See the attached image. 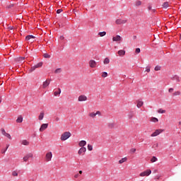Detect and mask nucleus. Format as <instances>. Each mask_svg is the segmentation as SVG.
I'll return each instance as SVG.
<instances>
[{
    "mask_svg": "<svg viewBox=\"0 0 181 181\" xmlns=\"http://www.w3.org/2000/svg\"><path fill=\"white\" fill-rule=\"evenodd\" d=\"M70 136H71V133L69 132H65L61 135L60 139L62 141H67Z\"/></svg>",
    "mask_w": 181,
    "mask_h": 181,
    "instance_id": "obj_1",
    "label": "nucleus"
},
{
    "mask_svg": "<svg viewBox=\"0 0 181 181\" xmlns=\"http://www.w3.org/2000/svg\"><path fill=\"white\" fill-rule=\"evenodd\" d=\"M151 173H152V170H146L145 171L141 172L139 174V176L141 177H145V176H149V175H151Z\"/></svg>",
    "mask_w": 181,
    "mask_h": 181,
    "instance_id": "obj_2",
    "label": "nucleus"
},
{
    "mask_svg": "<svg viewBox=\"0 0 181 181\" xmlns=\"http://www.w3.org/2000/svg\"><path fill=\"white\" fill-rule=\"evenodd\" d=\"M52 158H53V154L51 151L48 152L45 155V160L46 162H50L52 160Z\"/></svg>",
    "mask_w": 181,
    "mask_h": 181,
    "instance_id": "obj_3",
    "label": "nucleus"
},
{
    "mask_svg": "<svg viewBox=\"0 0 181 181\" xmlns=\"http://www.w3.org/2000/svg\"><path fill=\"white\" fill-rule=\"evenodd\" d=\"M128 22L127 20H122L121 18L117 19L115 21L116 25H124V23H127Z\"/></svg>",
    "mask_w": 181,
    "mask_h": 181,
    "instance_id": "obj_4",
    "label": "nucleus"
},
{
    "mask_svg": "<svg viewBox=\"0 0 181 181\" xmlns=\"http://www.w3.org/2000/svg\"><path fill=\"white\" fill-rule=\"evenodd\" d=\"M89 66L91 69H95L97 67V62L91 59L89 61Z\"/></svg>",
    "mask_w": 181,
    "mask_h": 181,
    "instance_id": "obj_5",
    "label": "nucleus"
},
{
    "mask_svg": "<svg viewBox=\"0 0 181 181\" xmlns=\"http://www.w3.org/2000/svg\"><path fill=\"white\" fill-rule=\"evenodd\" d=\"M50 81H52L51 79H46V81L42 83V88H47L50 85Z\"/></svg>",
    "mask_w": 181,
    "mask_h": 181,
    "instance_id": "obj_6",
    "label": "nucleus"
},
{
    "mask_svg": "<svg viewBox=\"0 0 181 181\" xmlns=\"http://www.w3.org/2000/svg\"><path fill=\"white\" fill-rule=\"evenodd\" d=\"M35 39H36V37L33 35H27L25 37V40H28L31 43H33V42H35Z\"/></svg>",
    "mask_w": 181,
    "mask_h": 181,
    "instance_id": "obj_7",
    "label": "nucleus"
},
{
    "mask_svg": "<svg viewBox=\"0 0 181 181\" xmlns=\"http://www.w3.org/2000/svg\"><path fill=\"white\" fill-rule=\"evenodd\" d=\"M30 158H33V153H28L25 156L23 157V160L24 162H28Z\"/></svg>",
    "mask_w": 181,
    "mask_h": 181,
    "instance_id": "obj_8",
    "label": "nucleus"
},
{
    "mask_svg": "<svg viewBox=\"0 0 181 181\" xmlns=\"http://www.w3.org/2000/svg\"><path fill=\"white\" fill-rule=\"evenodd\" d=\"M163 129H156L153 134H151V136H158L160 134H162Z\"/></svg>",
    "mask_w": 181,
    "mask_h": 181,
    "instance_id": "obj_9",
    "label": "nucleus"
},
{
    "mask_svg": "<svg viewBox=\"0 0 181 181\" xmlns=\"http://www.w3.org/2000/svg\"><path fill=\"white\" fill-rule=\"evenodd\" d=\"M1 131L2 135H4V136H6V138H8V139H12V137L11 136V134H9V133H6L5 129H1Z\"/></svg>",
    "mask_w": 181,
    "mask_h": 181,
    "instance_id": "obj_10",
    "label": "nucleus"
},
{
    "mask_svg": "<svg viewBox=\"0 0 181 181\" xmlns=\"http://www.w3.org/2000/svg\"><path fill=\"white\" fill-rule=\"evenodd\" d=\"M78 101H79L80 103L83 101H87V96H86L85 95H79L78 98Z\"/></svg>",
    "mask_w": 181,
    "mask_h": 181,
    "instance_id": "obj_11",
    "label": "nucleus"
},
{
    "mask_svg": "<svg viewBox=\"0 0 181 181\" xmlns=\"http://www.w3.org/2000/svg\"><path fill=\"white\" fill-rule=\"evenodd\" d=\"M48 127H49V124H42L40 128V132H43L45 129H47Z\"/></svg>",
    "mask_w": 181,
    "mask_h": 181,
    "instance_id": "obj_12",
    "label": "nucleus"
},
{
    "mask_svg": "<svg viewBox=\"0 0 181 181\" xmlns=\"http://www.w3.org/2000/svg\"><path fill=\"white\" fill-rule=\"evenodd\" d=\"M86 151L87 148L86 147H82L78 150V155H83V153H86Z\"/></svg>",
    "mask_w": 181,
    "mask_h": 181,
    "instance_id": "obj_13",
    "label": "nucleus"
},
{
    "mask_svg": "<svg viewBox=\"0 0 181 181\" xmlns=\"http://www.w3.org/2000/svg\"><path fill=\"white\" fill-rule=\"evenodd\" d=\"M87 145V141L82 140L78 143V146L81 148H84V146H86Z\"/></svg>",
    "mask_w": 181,
    "mask_h": 181,
    "instance_id": "obj_14",
    "label": "nucleus"
},
{
    "mask_svg": "<svg viewBox=\"0 0 181 181\" xmlns=\"http://www.w3.org/2000/svg\"><path fill=\"white\" fill-rule=\"evenodd\" d=\"M136 107L137 108H141V107H142V105H144V101L141 100H136Z\"/></svg>",
    "mask_w": 181,
    "mask_h": 181,
    "instance_id": "obj_15",
    "label": "nucleus"
},
{
    "mask_svg": "<svg viewBox=\"0 0 181 181\" xmlns=\"http://www.w3.org/2000/svg\"><path fill=\"white\" fill-rule=\"evenodd\" d=\"M122 37L119 35H116L115 37H112L113 42H120Z\"/></svg>",
    "mask_w": 181,
    "mask_h": 181,
    "instance_id": "obj_16",
    "label": "nucleus"
},
{
    "mask_svg": "<svg viewBox=\"0 0 181 181\" xmlns=\"http://www.w3.org/2000/svg\"><path fill=\"white\" fill-rule=\"evenodd\" d=\"M171 80H173L175 81H177V83H180V78H179V76L177 75H175L174 76H173L171 78Z\"/></svg>",
    "mask_w": 181,
    "mask_h": 181,
    "instance_id": "obj_17",
    "label": "nucleus"
},
{
    "mask_svg": "<svg viewBox=\"0 0 181 181\" xmlns=\"http://www.w3.org/2000/svg\"><path fill=\"white\" fill-rule=\"evenodd\" d=\"M45 118V112H40L39 116H38V119L39 121H42Z\"/></svg>",
    "mask_w": 181,
    "mask_h": 181,
    "instance_id": "obj_18",
    "label": "nucleus"
},
{
    "mask_svg": "<svg viewBox=\"0 0 181 181\" xmlns=\"http://www.w3.org/2000/svg\"><path fill=\"white\" fill-rule=\"evenodd\" d=\"M23 122V117H22V115H20L18 117L17 119H16V122L18 124H21Z\"/></svg>",
    "mask_w": 181,
    "mask_h": 181,
    "instance_id": "obj_19",
    "label": "nucleus"
},
{
    "mask_svg": "<svg viewBox=\"0 0 181 181\" xmlns=\"http://www.w3.org/2000/svg\"><path fill=\"white\" fill-rule=\"evenodd\" d=\"M127 160H128V158L124 157L119 160V165H122V163L127 162Z\"/></svg>",
    "mask_w": 181,
    "mask_h": 181,
    "instance_id": "obj_20",
    "label": "nucleus"
},
{
    "mask_svg": "<svg viewBox=\"0 0 181 181\" xmlns=\"http://www.w3.org/2000/svg\"><path fill=\"white\" fill-rule=\"evenodd\" d=\"M168 7H169V2L168 1L164 2L162 5V8H163L164 9H168Z\"/></svg>",
    "mask_w": 181,
    "mask_h": 181,
    "instance_id": "obj_21",
    "label": "nucleus"
},
{
    "mask_svg": "<svg viewBox=\"0 0 181 181\" xmlns=\"http://www.w3.org/2000/svg\"><path fill=\"white\" fill-rule=\"evenodd\" d=\"M119 56H125V50L120 49L117 52Z\"/></svg>",
    "mask_w": 181,
    "mask_h": 181,
    "instance_id": "obj_22",
    "label": "nucleus"
},
{
    "mask_svg": "<svg viewBox=\"0 0 181 181\" xmlns=\"http://www.w3.org/2000/svg\"><path fill=\"white\" fill-rule=\"evenodd\" d=\"M61 93H62V89L58 88V90H57V91H55V92L54 93V95L55 97H57V95H60Z\"/></svg>",
    "mask_w": 181,
    "mask_h": 181,
    "instance_id": "obj_23",
    "label": "nucleus"
},
{
    "mask_svg": "<svg viewBox=\"0 0 181 181\" xmlns=\"http://www.w3.org/2000/svg\"><path fill=\"white\" fill-rule=\"evenodd\" d=\"M106 35H107V32L105 31L100 32L98 34V35L100 36V37H103V36H105Z\"/></svg>",
    "mask_w": 181,
    "mask_h": 181,
    "instance_id": "obj_24",
    "label": "nucleus"
},
{
    "mask_svg": "<svg viewBox=\"0 0 181 181\" xmlns=\"http://www.w3.org/2000/svg\"><path fill=\"white\" fill-rule=\"evenodd\" d=\"M142 5V1L141 0H136L135 1V6H141Z\"/></svg>",
    "mask_w": 181,
    "mask_h": 181,
    "instance_id": "obj_25",
    "label": "nucleus"
},
{
    "mask_svg": "<svg viewBox=\"0 0 181 181\" xmlns=\"http://www.w3.org/2000/svg\"><path fill=\"white\" fill-rule=\"evenodd\" d=\"M22 145H25V146H29V141L28 140H23L21 141Z\"/></svg>",
    "mask_w": 181,
    "mask_h": 181,
    "instance_id": "obj_26",
    "label": "nucleus"
},
{
    "mask_svg": "<svg viewBox=\"0 0 181 181\" xmlns=\"http://www.w3.org/2000/svg\"><path fill=\"white\" fill-rule=\"evenodd\" d=\"M180 94H181L180 90H176L175 92H174V93H173V95L174 97H176V96H177V95H180Z\"/></svg>",
    "mask_w": 181,
    "mask_h": 181,
    "instance_id": "obj_27",
    "label": "nucleus"
},
{
    "mask_svg": "<svg viewBox=\"0 0 181 181\" xmlns=\"http://www.w3.org/2000/svg\"><path fill=\"white\" fill-rule=\"evenodd\" d=\"M114 127H115V123L110 122L108 124V127L110 128V129H112V128H114Z\"/></svg>",
    "mask_w": 181,
    "mask_h": 181,
    "instance_id": "obj_28",
    "label": "nucleus"
},
{
    "mask_svg": "<svg viewBox=\"0 0 181 181\" xmlns=\"http://www.w3.org/2000/svg\"><path fill=\"white\" fill-rule=\"evenodd\" d=\"M55 74H60L62 73V68H58L54 71Z\"/></svg>",
    "mask_w": 181,
    "mask_h": 181,
    "instance_id": "obj_29",
    "label": "nucleus"
},
{
    "mask_svg": "<svg viewBox=\"0 0 181 181\" xmlns=\"http://www.w3.org/2000/svg\"><path fill=\"white\" fill-rule=\"evenodd\" d=\"M89 117L90 118H95V117H97V114H95L94 112H90V113H89Z\"/></svg>",
    "mask_w": 181,
    "mask_h": 181,
    "instance_id": "obj_30",
    "label": "nucleus"
},
{
    "mask_svg": "<svg viewBox=\"0 0 181 181\" xmlns=\"http://www.w3.org/2000/svg\"><path fill=\"white\" fill-rule=\"evenodd\" d=\"M43 66V62H39L38 64H37L36 65H35V67L37 68V69H39L40 67H42Z\"/></svg>",
    "mask_w": 181,
    "mask_h": 181,
    "instance_id": "obj_31",
    "label": "nucleus"
},
{
    "mask_svg": "<svg viewBox=\"0 0 181 181\" xmlns=\"http://www.w3.org/2000/svg\"><path fill=\"white\" fill-rule=\"evenodd\" d=\"M37 69L35 65H34L33 66H32L30 69H29V73H32V71H35V69Z\"/></svg>",
    "mask_w": 181,
    "mask_h": 181,
    "instance_id": "obj_32",
    "label": "nucleus"
},
{
    "mask_svg": "<svg viewBox=\"0 0 181 181\" xmlns=\"http://www.w3.org/2000/svg\"><path fill=\"white\" fill-rule=\"evenodd\" d=\"M23 60H25V57H19L17 59V62H18L19 63H22Z\"/></svg>",
    "mask_w": 181,
    "mask_h": 181,
    "instance_id": "obj_33",
    "label": "nucleus"
},
{
    "mask_svg": "<svg viewBox=\"0 0 181 181\" xmlns=\"http://www.w3.org/2000/svg\"><path fill=\"white\" fill-rule=\"evenodd\" d=\"M110 63V59L105 58L103 61L104 64H108Z\"/></svg>",
    "mask_w": 181,
    "mask_h": 181,
    "instance_id": "obj_34",
    "label": "nucleus"
},
{
    "mask_svg": "<svg viewBox=\"0 0 181 181\" xmlns=\"http://www.w3.org/2000/svg\"><path fill=\"white\" fill-rule=\"evenodd\" d=\"M151 121L152 122H158L159 119H158V118H156V117H152V118L151 119Z\"/></svg>",
    "mask_w": 181,
    "mask_h": 181,
    "instance_id": "obj_35",
    "label": "nucleus"
},
{
    "mask_svg": "<svg viewBox=\"0 0 181 181\" xmlns=\"http://www.w3.org/2000/svg\"><path fill=\"white\" fill-rule=\"evenodd\" d=\"M165 112H166V110H163V109H159L158 110V114H165Z\"/></svg>",
    "mask_w": 181,
    "mask_h": 181,
    "instance_id": "obj_36",
    "label": "nucleus"
},
{
    "mask_svg": "<svg viewBox=\"0 0 181 181\" xmlns=\"http://www.w3.org/2000/svg\"><path fill=\"white\" fill-rule=\"evenodd\" d=\"M108 76V74L107 72H103L102 73V77L103 78H105V77H107Z\"/></svg>",
    "mask_w": 181,
    "mask_h": 181,
    "instance_id": "obj_37",
    "label": "nucleus"
},
{
    "mask_svg": "<svg viewBox=\"0 0 181 181\" xmlns=\"http://www.w3.org/2000/svg\"><path fill=\"white\" fill-rule=\"evenodd\" d=\"M160 69H161L160 66H158V65H157V66L155 67L154 70H155L156 71H160Z\"/></svg>",
    "mask_w": 181,
    "mask_h": 181,
    "instance_id": "obj_38",
    "label": "nucleus"
},
{
    "mask_svg": "<svg viewBox=\"0 0 181 181\" xmlns=\"http://www.w3.org/2000/svg\"><path fill=\"white\" fill-rule=\"evenodd\" d=\"M156 160H158V158L155 156H153L151 159V162H152V163H153V162H156Z\"/></svg>",
    "mask_w": 181,
    "mask_h": 181,
    "instance_id": "obj_39",
    "label": "nucleus"
},
{
    "mask_svg": "<svg viewBox=\"0 0 181 181\" xmlns=\"http://www.w3.org/2000/svg\"><path fill=\"white\" fill-rule=\"evenodd\" d=\"M45 59H50V55L49 54H44Z\"/></svg>",
    "mask_w": 181,
    "mask_h": 181,
    "instance_id": "obj_40",
    "label": "nucleus"
},
{
    "mask_svg": "<svg viewBox=\"0 0 181 181\" xmlns=\"http://www.w3.org/2000/svg\"><path fill=\"white\" fill-rule=\"evenodd\" d=\"M128 117L129 118V119H131L132 118H133V117H134V113L130 112V113L128 115Z\"/></svg>",
    "mask_w": 181,
    "mask_h": 181,
    "instance_id": "obj_41",
    "label": "nucleus"
},
{
    "mask_svg": "<svg viewBox=\"0 0 181 181\" xmlns=\"http://www.w3.org/2000/svg\"><path fill=\"white\" fill-rule=\"evenodd\" d=\"M88 151H93V146L91 144H88Z\"/></svg>",
    "mask_w": 181,
    "mask_h": 181,
    "instance_id": "obj_42",
    "label": "nucleus"
},
{
    "mask_svg": "<svg viewBox=\"0 0 181 181\" xmlns=\"http://www.w3.org/2000/svg\"><path fill=\"white\" fill-rule=\"evenodd\" d=\"M12 176H14V177L18 176V173L16 172V170H14L12 172Z\"/></svg>",
    "mask_w": 181,
    "mask_h": 181,
    "instance_id": "obj_43",
    "label": "nucleus"
},
{
    "mask_svg": "<svg viewBox=\"0 0 181 181\" xmlns=\"http://www.w3.org/2000/svg\"><path fill=\"white\" fill-rule=\"evenodd\" d=\"M158 146H159V144H158V143H156V144H155L153 145V148L154 149H156V148H158Z\"/></svg>",
    "mask_w": 181,
    "mask_h": 181,
    "instance_id": "obj_44",
    "label": "nucleus"
},
{
    "mask_svg": "<svg viewBox=\"0 0 181 181\" xmlns=\"http://www.w3.org/2000/svg\"><path fill=\"white\" fill-rule=\"evenodd\" d=\"M146 71H147V73H149V71H151V67L146 66Z\"/></svg>",
    "mask_w": 181,
    "mask_h": 181,
    "instance_id": "obj_45",
    "label": "nucleus"
},
{
    "mask_svg": "<svg viewBox=\"0 0 181 181\" xmlns=\"http://www.w3.org/2000/svg\"><path fill=\"white\" fill-rule=\"evenodd\" d=\"M174 90L173 88H170L168 89V93H173Z\"/></svg>",
    "mask_w": 181,
    "mask_h": 181,
    "instance_id": "obj_46",
    "label": "nucleus"
},
{
    "mask_svg": "<svg viewBox=\"0 0 181 181\" xmlns=\"http://www.w3.org/2000/svg\"><path fill=\"white\" fill-rule=\"evenodd\" d=\"M62 12H63V9H58L57 11V13H62Z\"/></svg>",
    "mask_w": 181,
    "mask_h": 181,
    "instance_id": "obj_47",
    "label": "nucleus"
},
{
    "mask_svg": "<svg viewBox=\"0 0 181 181\" xmlns=\"http://www.w3.org/2000/svg\"><path fill=\"white\" fill-rule=\"evenodd\" d=\"M136 53H141V49L136 48Z\"/></svg>",
    "mask_w": 181,
    "mask_h": 181,
    "instance_id": "obj_48",
    "label": "nucleus"
},
{
    "mask_svg": "<svg viewBox=\"0 0 181 181\" xmlns=\"http://www.w3.org/2000/svg\"><path fill=\"white\" fill-rule=\"evenodd\" d=\"M131 152H132L133 153H135V152H136V148H132Z\"/></svg>",
    "mask_w": 181,
    "mask_h": 181,
    "instance_id": "obj_49",
    "label": "nucleus"
},
{
    "mask_svg": "<svg viewBox=\"0 0 181 181\" xmlns=\"http://www.w3.org/2000/svg\"><path fill=\"white\" fill-rule=\"evenodd\" d=\"M8 148H9V144H7L6 150L2 152V153H5V152H6V151L8 150Z\"/></svg>",
    "mask_w": 181,
    "mask_h": 181,
    "instance_id": "obj_50",
    "label": "nucleus"
},
{
    "mask_svg": "<svg viewBox=\"0 0 181 181\" xmlns=\"http://www.w3.org/2000/svg\"><path fill=\"white\" fill-rule=\"evenodd\" d=\"M95 114H96V115H101V112L97 111Z\"/></svg>",
    "mask_w": 181,
    "mask_h": 181,
    "instance_id": "obj_51",
    "label": "nucleus"
},
{
    "mask_svg": "<svg viewBox=\"0 0 181 181\" xmlns=\"http://www.w3.org/2000/svg\"><path fill=\"white\" fill-rule=\"evenodd\" d=\"M55 121H56L57 122H59V121H60V118L56 117V118H55Z\"/></svg>",
    "mask_w": 181,
    "mask_h": 181,
    "instance_id": "obj_52",
    "label": "nucleus"
},
{
    "mask_svg": "<svg viewBox=\"0 0 181 181\" xmlns=\"http://www.w3.org/2000/svg\"><path fill=\"white\" fill-rule=\"evenodd\" d=\"M78 176H80V175H79V174H76V175H74L75 179H77V177H78Z\"/></svg>",
    "mask_w": 181,
    "mask_h": 181,
    "instance_id": "obj_53",
    "label": "nucleus"
},
{
    "mask_svg": "<svg viewBox=\"0 0 181 181\" xmlns=\"http://www.w3.org/2000/svg\"><path fill=\"white\" fill-rule=\"evenodd\" d=\"M8 29H9V30H13V27L10 26V27H8Z\"/></svg>",
    "mask_w": 181,
    "mask_h": 181,
    "instance_id": "obj_54",
    "label": "nucleus"
},
{
    "mask_svg": "<svg viewBox=\"0 0 181 181\" xmlns=\"http://www.w3.org/2000/svg\"><path fill=\"white\" fill-rule=\"evenodd\" d=\"M79 175H83V171L82 170L79 171Z\"/></svg>",
    "mask_w": 181,
    "mask_h": 181,
    "instance_id": "obj_55",
    "label": "nucleus"
},
{
    "mask_svg": "<svg viewBox=\"0 0 181 181\" xmlns=\"http://www.w3.org/2000/svg\"><path fill=\"white\" fill-rule=\"evenodd\" d=\"M60 39H61V40H63V39H64V37L61 36V37H60Z\"/></svg>",
    "mask_w": 181,
    "mask_h": 181,
    "instance_id": "obj_56",
    "label": "nucleus"
},
{
    "mask_svg": "<svg viewBox=\"0 0 181 181\" xmlns=\"http://www.w3.org/2000/svg\"><path fill=\"white\" fill-rule=\"evenodd\" d=\"M2 103V97L0 96V104Z\"/></svg>",
    "mask_w": 181,
    "mask_h": 181,
    "instance_id": "obj_57",
    "label": "nucleus"
},
{
    "mask_svg": "<svg viewBox=\"0 0 181 181\" xmlns=\"http://www.w3.org/2000/svg\"><path fill=\"white\" fill-rule=\"evenodd\" d=\"M148 9H149V11H151L152 9V7L151 6H148Z\"/></svg>",
    "mask_w": 181,
    "mask_h": 181,
    "instance_id": "obj_58",
    "label": "nucleus"
},
{
    "mask_svg": "<svg viewBox=\"0 0 181 181\" xmlns=\"http://www.w3.org/2000/svg\"><path fill=\"white\" fill-rule=\"evenodd\" d=\"M133 37H134V39H135V38L136 37V35H134Z\"/></svg>",
    "mask_w": 181,
    "mask_h": 181,
    "instance_id": "obj_59",
    "label": "nucleus"
},
{
    "mask_svg": "<svg viewBox=\"0 0 181 181\" xmlns=\"http://www.w3.org/2000/svg\"><path fill=\"white\" fill-rule=\"evenodd\" d=\"M179 125H181V122H179Z\"/></svg>",
    "mask_w": 181,
    "mask_h": 181,
    "instance_id": "obj_60",
    "label": "nucleus"
},
{
    "mask_svg": "<svg viewBox=\"0 0 181 181\" xmlns=\"http://www.w3.org/2000/svg\"><path fill=\"white\" fill-rule=\"evenodd\" d=\"M0 76H1V74H0Z\"/></svg>",
    "mask_w": 181,
    "mask_h": 181,
    "instance_id": "obj_61",
    "label": "nucleus"
}]
</instances>
